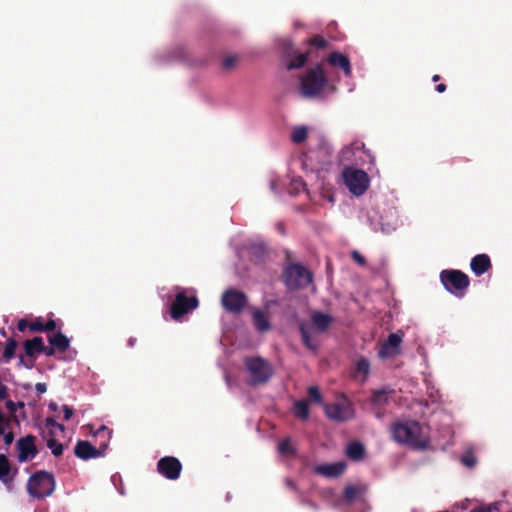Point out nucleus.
<instances>
[{
  "label": "nucleus",
  "mask_w": 512,
  "mask_h": 512,
  "mask_svg": "<svg viewBox=\"0 0 512 512\" xmlns=\"http://www.w3.org/2000/svg\"><path fill=\"white\" fill-rule=\"evenodd\" d=\"M307 134L308 133H307L306 127H304V126L295 127L292 130L291 140L296 144H300L306 140Z\"/></svg>",
  "instance_id": "32"
},
{
  "label": "nucleus",
  "mask_w": 512,
  "mask_h": 512,
  "mask_svg": "<svg viewBox=\"0 0 512 512\" xmlns=\"http://www.w3.org/2000/svg\"><path fill=\"white\" fill-rule=\"evenodd\" d=\"M50 438L47 439L46 445L51 450L52 454L56 457H59L63 454L64 446L60 442H58L55 438L52 437V432H49Z\"/></svg>",
  "instance_id": "29"
},
{
  "label": "nucleus",
  "mask_w": 512,
  "mask_h": 512,
  "mask_svg": "<svg viewBox=\"0 0 512 512\" xmlns=\"http://www.w3.org/2000/svg\"><path fill=\"white\" fill-rule=\"evenodd\" d=\"M294 414L301 420H307L309 417V404L306 400H298L294 404Z\"/></svg>",
  "instance_id": "27"
},
{
  "label": "nucleus",
  "mask_w": 512,
  "mask_h": 512,
  "mask_svg": "<svg viewBox=\"0 0 512 512\" xmlns=\"http://www.w3.org/2000/svg\"><path fill=\"white\" fill-rule=\"evenodd\" d=\"M276 228L277 230L282 234V235H285L286 231H285V226L282 222H278L276 224Z\"/></svg>",
  "instance_id": "55"
},
{
  "label": "nucleus",
  "mask_w": 512,
  "mask_h": 512,
  "mask_svg": "<svg viewBox=\"0 0 512 512\" xmlns=\"http://www.w3.org/2000/svg\"><path fill=\"white\" fill-rule=\"evenodd\" d=\"M1 436H3L4 443L7 446L11 445L13 443V441H14V438H15L14 432L12 431L11 428L6 430L4 432V434H2Z\"/></svg>",
  "instance_id": "45"
},
{
  "label": "nucleus",
  "mask_w": 512,
  "mask_h": 512,
  "mask_svg": "<svg viewBox=\"0 0 512 512\" xmlns=\"http://www.w3.org/2000/svg\"><path fill=\"white\" fill-rule=\"evenodd\" d=\"M25 362H26V359L24 358L23 355H19V362H18V366L21 367H25Z\"/></svg>",
  "instance_id": "57"
},
{
  "label": "nucleus",
  "mask_w": 512,
  "mask_h": 512,
  "mask_svg": "<svg viewBox=\"0 0 512 512\" xmlns=\"http://www.w3.org/2000/svg\"><path fill=\"white\" fill-rule=\"evenodd\" d=\"M351 257L360 266H365L366 260H365L364 256L357 250L352 251Z\"/></svg>",
  "instance_id": "44"
},
{
  "label": "nucleus",
  "mask_w": 512,
  "mask_h": 512,
  "mask_svg": "<svg viewBox=\"0 0 512 512\" xmlns=\"http://www.w3.org/2000/svg\"><path fill=\"white\" fill-rule=\"evenodd\" d=\"M403 333L400 331L391 333L388 339L382 344L378 354L381 358H387L399 353V347L402 342Z\"/></svg>",
  "instance_id": "15"
},
{
  "label": "nucleus",
  "mask_w": 512,
  "mask_h": 512,
  "mask_svg": "<svg viewBox=\"0 0 512 512\" xmlns=\"http://www.w3.org/2000/svg\"><path fill=\"white\" fill-rule=\"evenodd\" d=\"M253 325L258 332H267L271 329V324L265 313L260 309H254L252 312Z\"/></svg>",
  "instance_id": "23"
},
{
  "label": "nucleus",
  "mask_w": 512,
  "mask_h": 512,
  "mask_svg": "<svg viewBox=\"0 0 512 512\" xmlns=\"http://www.w3.org/2000/svg\"><path fill=\"white\" fill-rule=\"evenodd\" d=\"M371 402L376 406H384L388 402V392L385 389L375 390Z\"/></svg>",
  "instance_id": "30"
},
{
  "label": "nucleus",
  "mask_w": 512,
  "mask_h": 512,
  "mask_svg": "<svg viewBox=\"0 0 512 512\" xmlns=\"http://www.w3.org/2000/svg\"><path fill=\"white\" fill-rule=\"evenodd\" d=\"M301 162L305 170L319 171L331 163V153L326 146L319 145L304 153Z\"/></svg>",
  "instance_id": "6"
},
{
  "label": "nucleus",
  "mask_w": 512,
  "mask_h": 512,
  "mask_svg": "<svg viewBox=\"0 0 512 512\" xmlns=\"http://www.w3.org/2000/svg\"><path fill=\"white\" fill-rule=\"evenodd\" d=\"M29 325H30V322L27 319L23 318L18 321L17 329L20 332H24L27 328H29Z\"/></svg>",
  "instance_id": "47"
},
{
  "label": "nucleus",
  "mask_w": 512,
  "mask_h": 512,
  "mask_svg": "<svg viewBox=\"0 0 512 512\" xmlns=\"http://www.w3.org/2000/svg\"><path fill=\"white\" fill-rule=\"evenodd\" d=\"M48 341L50 345L54 346L61 353L65 352L70 345L69 339L61 331L48 336Z\"/></svg>",
  "instance_id": "26"
},
{
  "label": "nucleus",
  "mask_w": 512,
  "mask_h": 512,
  "mask_svg": "<svg viewBox=\"0 0 512 512\" xmlns=\"http://www.w3.org/2000/svg\"><path fill=\"white\" fill-rule=\"evenodd\" d=\"M327 77L321 65L307 70L305 75L301 78L300 89L305 97L318 96L324 87L327 85Z\"/></svg>",
  "instance_id": "2"
},
{
  "label": "nucleus",
  "mask_w": 512,
  "mask_h": 512,
  "mask_svg": "<svg viewBox=\"0 0 512 512\" xmlns=\"http://www.w3.org/2000/svg\"><path fill=\"white\" fill-rule=\"evenodd\" d=\"M29 330L31 332H44V322L41 318H36L33 322H30Z\"/></svg>",
  "instance_id": "40"
},
{
  "label": "nucleus",
  "mask_w": 512,
  "mask_h": 512,
  "mask_svg": "<svg viewBox=\"0 0 512 512\" xmlns=\"http://www.w3.org/2000/svg\"><path fill=\"white\" fill-rule=\"evenodd\" d=\"M23 348L27 357L36 358L37 355L41 354V350H43V338L36 336L28 339L23 343Z\"/></svg>",
  "instance_id": "21"
},
{
  "label": "nucleus",
  "mask_w": 512,
  "mask_h": 512,
  "mask_svg": "<svg viewBox=\"0 0 512 512\" xmlns=\"http://www.w3.org/2000/svg\"><path fill=\"white\" fill-rule=\"evenodd\" d=\"M345 467L344 463L337 462L318 466L316 470L327 477H338L344 473Z\"/></svg>",
  "instance_id": "24"
},
{
  "label": "nucleus",
  "mask_w": 512,
  "mask_h": 512,
  "mask_svg": "<svg viewBox=\"0 0 512 512\" xmlns=\"http://www.w3.org/2000/svg\"><path fill=\"white\" fill-rule=\"evenodd\" d=\"M17 472V468L12 469L8 457L5 454H0V481L4 484L11 483Z\"/></svg>",
  "instance_id": "18"
},
{
  "label": "nucleus",
  "mask_w": 512,
  "mask_h": 512,
  "mask_svg": "<svg viewBox=\"0 0 512 512\" xmlns=\"http://www.w3.org/2000/svg\"><path fill=\"white\" fill-rule=\"evenodd\" d=\"M309 54L310 50L305 53H297L295 57L287 64V69L292 70L302 68L306 64Z\"/></svg>",
  "instance_id": "28"
},
{
  "label": "nucleus",
  "mask_w": 512,
  "mask_h": 512,
  "mask_svg": "<svg viewBox=\"0 0 512 512\" xmlns=\"http://www.w3.org/2000/svg\"><path fill=\"white\" fill-rule=\"evenodd\" d=\"M108 447V442L99 444V448L94 447L89 441L79 440L74 447V454L82 460L98 458L104 455Z\"/></svg>",
  "instance_id": "13"
},
{
  "label": "nucleus",
  "mask_w": 512,
  "mask_h": 512,
  "mask_svg": "<svg viewBox=\"0 0 512 512\" xmlns=\"http://www.w3.org/2000/svg\"><path fill=\"white\" fill-rule=\"evenodd\" d=\"M238 61V57L237 56H226L224 57V59L222 60V66L224 69L226 70H230L231 68L234 67V65L237 63Z\"/></svg>",
  "instance_id": "41"
},
{
  "label": "nucleus",
  "mask_w": 512,
  "mask_h": 512,
  "mask_svg": "<svg viewBox=\"0 0 512 512\" xmlns=\"http://www.w3.org/2000/svg\"><path fill=\"white\" fill-rule=\"evenodd\" d=\"M292 46H293V45H292V42H291L290 40H284V41L282 42V47H283V49H284V50H286V51H288L289 49H291V48H292Z\"/></svg>",
  "instance_id": "54"
},
{
  "label": "nucleus",
  "mask_w": 512,
  "mask_h": 512,
  "mask_svg": "<svg viewBox=\"0 0 512 512\" xmlns=\"http://www.w3.org/2000/svg\"><path fill=\"white\" fill-rule=\"evenodd\" d=\"M356 371L358 373L363 374L364 376L368 375L370 371V363L367 359L361 358L356 363Z\"/></svg>",
  "instance_id": "37"
},
{
  "label": "nucleus",
  "mask_w": 512,
  "mask_h": 512,
  "mask_svg": "<svg viewBox=\"0 0 512 512\" xmlns=\"http://www.w3.org/2000/svg\"><path fill=\"white\" fill-rule=\"evenodd\" d=\"M470 268L476 276H481L492 268L490 257L487 254H478L471 259Z\"/></svg>",
  "instance_id": "16"
},
{
  "label": "nucleus",
  "mask_w": 512,
  "mask_h": 512,
  "mask_svg": "<svg viewBox=\"0 0 512 512\" xmlns=\"http://www.w3.org/2000/svg\"><path fill=\"white\" fill-rule=\"evenodd\" d=\"M112 431L108 429L106 426L100 427L96 432V437H102L110 439Z\"/></svg>",
  "instance_id": "46"
},
{
  "label": "nucleus",
  "mask_w": 512,
  "mask_h": 512,
  "mask_svg": "<svg viewBox=\"0 0 512 512\" xmlns=\"http://www.w3.org/2000/svg\"><path fill=\"white\" fill-rule=\"evenodd\" d=\"M365 493L366 488L364 486L348 485L344 489L343 498L346 503L351 504L356 500L362 499Z\"/></svg>",
  "instance_id": "22"
},
{
  "label": "nucleus",
  "mask_w": 512,
  "mask_h": 512,
  "mask_svg": "<svg viewBox=\"0 0 512 512\" xmlns=\"http://www.w3.org/2000/svg\"><path fill=\"white\" fill-rule=\"evenodd\" d=\"M62 410L64 412V419L69 420L73 415V409L68 405H63Z\"/></svg>",
  "instance_id": "50"
},
{
  "label": "nucleus",
  "mask_w": 512,
  "mask_h": 512,
  "mask_svg": "<svg viewBox=\"0 0 512 512\" xmlns=\"http://www.w3.org/2000/svg\"><path fill=\"white\" fill-rule=\"evenodd\" d=\"M157 471L168 480H177L182 471V464L174 456H165L158 460Z\"/></svg>",
  "instance_id": "12"
},
{
  "label": "nucleus",
  "mask_w": 512,
  "mask_h": 512,
  "mask_svg": "<svg viewBox=\"0 0 512 512\" xmlns=\"http://www.w3.org/2000/svg\"><path fill=\"white\" fill-rule=\"evenodd\" d=\"M35 441L36 437L31 434L22 437L17 441L16 448L18 450L19 462H27L28 460L33 459L38 454Z\"/></svg>",
  "instance_id": "14"
},
{
  "label": "nucleus",
  "mask_w": 512,
  "mask_h": 512,
  "mask_svg": "<svg viewBox=\"0 0 512 512\" xmlns=\"http://www.w3.org/2000/svg\"><path fill=\"white\" fill-rule=\"evenodd\" d=\"M440 80V75L438 74H435L433 77H432V81L433 82H438Z\"/></svg>",
  "instance_id": "59"
},
{
  "label": "nucleus",
  "mask_w": 512,
  "mask_h": 512,
  "mask_svg": "<svg viewBox=\"0 0 512 512\" xmlns=\"http://www.w3.org/2000/svg\"><path fill=\"white\" fill-rule=\"evenodd\" d=\"M57 349L54 346H45L43 343V350H41V354H45L46 356H53Z\"/></svg>",
  "instance_id": "49"
},
{
  "label": "nucleus",
  "mask_w": 512,
  "mask_h": 512,
  "mask_svg": "<svg viewBox=\"0 0 512 512\" xmlns=\"http://www.w3.org/2000/svg\"><path fill=\"white\" fill-rule=\"evenodd\" d=\"M56 328L57 324L53 319H49L47 322L44 323V332L54 331Z\"/></svg>",
  "instance_id": "48"
},
{
  "label": "nucleus",
  "mask_w": 512,
  "mask_h": 512,
  "mask_svg": "<svg viewBox=\"0 0 512 512\" xmlns=\"http://www.w3.org/2000/svg\"><path fill=\"white\" fill-rule=\"evenodd\" d=\"M17 341L14 338H9L6 341L5 348L3 351V358L8 362L15 356V350L17 348Z\"/></svg>",
  "instance_id": "31"
},
{
  "label": "nucleus",
  "mask_w": 512,
  "mask_h": 512,
  "mask_svg": "<svg viewBox=\"0 0 512 512\" xmlns=\"http://www.w3.org/2000/svg\"><path fill=\"white\" fill-rule=\"evenodd\" d=\"M55 489L53 474L41 470L30 476L27 482V491L30 496L41 499L50 496Z\"/></svg>",
  "instance_id": "3"
},
{
  "label": "nucleus",
  "mask_w": 512,
  "mask_h": 512,
  "mask_svg": "<svg viewBox=\"0 0 512 512\" xmlns=\"http://www.w3.org/2000/svg\"><path fill=\"white\" fill-rule=\"evenodd\" d=\"M245 366L250 375L251 385L267 383L273 375L271 364L262 357H249L245 360Z\"/></svg>",
  "instance_id": "5"
},
{
  "label": "nucleus",
  "mask_w": 512,
  "mask_h": 512,
  "mask_svg": "<svg viewBox=\"0 0 512 512\" xmlns=\"http://www.w3.org/2000/svg\"><path fill=\"white\" fill-rule=\"evenodd\" d=\"M58 408L57 404L56 403H50L49 404V409L52 410V411H56Z\"/></svg>",
  "instance_id": "58"
},
{
  "label": "nucleus",
  "mask_w": 512,
  "mask_h": 512,
  "mask_svg": "<svg viewBox=\"0 0 512 512\" xmlns=\"http://www.w3.org/2000/svg\"><path fill=\"white\" fill-rule=\"evenodd\" d=\"M446 88H447V87H446V85H445V84H443V83L438 84V85H436V87H435L436 91H437V92H439V93H443V92H445V91H446Z\"/></svg>",
  "instance_id": "56"
},
{
  "label": "nucleus",
  "mask_w": 512,
  "mask_h": 512,
  "mask_svg": "<svg viewBox=\"0 0 512 512\" xmlns=\"http://www.w3.org/2000/svg\"><path fill=\"white\" fill-rule=\"evenodd\" d=\"M346 455L350 460L360 461L365 456V447L359 441H352L347 445Z\"/></svg>",
  "instance_id": "25"
},
{
  "label": "nucleus",
  "mask_w": 512,
  "mask_h": 512,
  "mask_svg": "<svg viewBox=\"0 0 512 512\" xmlns=\"http://www.w3.org/2000/svg\"><path fill=\"white\" fill-rule=\"evenodd\" d=\"M391 434L395 442L414 450H424L430 443L429 438L423 434L422 426L415 420L394 423Z\"/></svg>",
  "instance_id": "1"
},
{
  "label": "nucleus",
  "mask_w": 512,
  "mask_h": 512,
  "mask_svg": "<svg viewBox=\"0 0 512 512\" xmlns=\"http://www.w3.org/2000/svg\"><path fill=\"white\" fill-rule=\"evenodd\" d=\"M299 330L302 338V342L309 350L316 352L319 348V343L313 338L312 326L308 322H301L299 324Z\"/></svg>",
  "instance_id": "17"
},
{
  "label": "nucleus",
  "mask_w": 512,
  "mask_h": 512,
  "mask_svg": "<svg viewBox=\"0 0 512 512\" xmlns=\"http://www.w3.org/2000/svg\"><path fill=\"white\" fill-rule=\"evenodd\" d=\"M8 397V387L5 385H0V400H4Z\"/></svg>",
  "instance_id": "51"
},
{
  "label": "nucleus",
  "mask_w": 512,
  "mask_h": 512,
  "mask_svg": "<svg viewBox=\"0 0 512 512\" xmlns=\"http://www.w3.org/2000/svg\"><path fill=\"white\" fill-rule=\"evenodd\" d=\"M327 62L332 66L341 68L346 76L351 75V63L346 55L339 52H332L327 58Z\"/></svg>",
  "instance_id": "19"
},
{
  "label": "nucleus",
  "mask_w": 512,
  "mask_h": 512,
  "mask_svg": "<svg viewBox=\"0 0 512 512\" xmlns=\"http://www.w3.org/2000/svg\"><path fill=\"white\" fill-rule=\"evenodd\" d=\"M35 389L37 391L38 394H43L47 391V386L45 383H37L35 385Z\"/></svg>",
  "instance_id": "52"
},
{
  "label": "nucleus",
  "mask_w": 512,
  "mask_h": 512,
  "mask_svg": "<svg viewBox=\"0 0 512 512\" xmlns=\"http://www.w3.org/2000/svg\"><path fill=\"white\" fill-rule=\"evenodd\" d=\"M247 303V295L236 288H229L225 290L221 297V304L223 308L229 313H241L246 307Z\"/></svg>",
  "instance_id": "9"
},
{
  "label": "nucleus",
  "mask_w": 512,
  "mask_h": 512,
  "mask_svg": "<svg viewBox=\"0 0 512 512\" xmlns=\"http://www.w3.org/2000/svg\"><path fill=\"white\" fill-rule=\"evenodd\" d=\"M199 305L198 298L195 295L187 296L184 290L178 292L171 305L170 313L174 320H179L182 316L196 309Z\"/></svg>",
  "instance_id": "10"
},
{
  "label": "nucleus",
  "mask_w": 512,
  "mask_h": 512,
  "mask_svg": "<svg viewBox=\"0 0 512 512\" xmlns=\"http://www.w3.org/2000/svg\"><path fill=\"white\" fill-rule=\"evenodd\" d=\"M283 279L288 289H302L312 281V273L300 264H291L283 273Z\"/></svg>",
  "instance_id": "7"
},
{
  "label": "nucleus",
  "mask_w": 512,
  "mask_h": 512,
  "mask_svg": "<svg viewBox=\"0 0 512 512\" xmlns=\"http://www.w3.org/2000/svg\"><path fill=\"white\" fill-rule=\"evenodd\" d=\"M440 281L445 289L456 297H463L470 284L469 277L460 270L449 269L440 273Z\"/></svg>",
  "instance_id": "4"
},
{
  "label": "nucleus",
  "mask_w": 512,
  "mask_h": 512,
  "mask_svg": "<svg viewBox=\"0 0 512 512\" xmlns=\"http://www.w3.org/2000/svg\"><path fill=\"white\" fill-rule=\"evenodd\" d=\"M307 43L311 46V47H315L317 49H321V50H324L328 47V41L323 38L322 36L320 35H315L313 37H311Z\"/></svg>",
  "instance_id": "34"
},
{
  "label": "nucleus",
  "mask_w": 512,
  "mask_h": 512,
  "mask_svg": "<svg viewBox=\"0 0 512 512\" xmlns=\"http://www.w3.org/2000/svg\"><path fill=\"white\" fill-rule=\"evenodd\" d=\"M14 422L12 420V417L6 416L1 410H0V436L4 434V432L11 427V423Z\"/></svg>",
  "instance_id": "36"
},
{
  "label": "nucleus",
  "mask_w": 512,
  "mask_h": 512,
  "mask_svg": "<svg viewBox=\"0 0 512 512\" xmlns=\"http://www.w3.org/2000/svg\"><path fill=\"white\" fill-rule=\"evenodd\" d=\"M35 360H36V358L28 357V359H26V362H25V368L32 369L35 366Z\"/></svg>",
  "instance_id": "53"
},
{
  "label": "nucleus",
  "mask_w": 512,
  "mask_h": 512,
  "mask_svg": "<svg viewBox=\"0 0 512 512\" xmlns=\"http://www.w3.org/2000/svg\"><path fill=\"white\" fill-rule=\"evenodd\" d=\"M461 462L464 466H466L468 468H473L477 463V459H476L474 453L472 451L468 450L462 455Z\"/></svg>",
  "instance_id": "35"
},
{
  "label": "nucleus",
  "mask_w": 512,
  "mask_h": 512,
  "mask_svg": "<svg viewBox=\"0 0 512 512\" xmlns=\"http://www.w3.org/2000/svg\"><path fill=\"white\" fill-rule=\"evenodd\" d=\"M343 178L350 192L356 196L363 195L369 187V177L363 170L346 168Z\"/></svg>",
  "instance_id": "8"
},
{
  "label": "nucleus",
  "mask_w": 512,
  "mask_h": 512,
  "mask_svg": "<svg viewBox=\"0 0 512 512\" xmlns=\"http://www.w3.org/2000/svg\"><path fill=\"white\" fill-rule=\"evenodd\" d=\"M6 408L9 410L8 417H12V420L16 423H18V419L16 416V411L18 408H23L24 403L23 402H13L12 400H7L5 403Z\"/></svg>",
  "instance_id": "33"
},
{
  "label": "nucleus",
  "mask_w": 512,
  "mask_h": 512,
  "mask_svg": "<svg viewBox=\"0 0 512 512\" xmlns=\"http://www.w3.org/2000/svg\"><path fill=\"white\" fill-rule=\"evenodd\" d=\"M470 512H498V504L492 503L487 506H478L473 508Z\"/></svg>",
  "instance_id": "42"
},
{
  "label": "nucleus",
  "mask_w": 512,
  "mask_h": 512,
  "mask_svg": "<svg viewBox=\"0 0 512 512\" xmlns=\"http://www.w3.org/2000/svg\"><path fill=\"white\" fill-rule=\"evenodd\" d=\"M45 425L47 428H52V427H56L57 429H59L61 432L64 431L65 427L63 424H59L56 422V420L52 417H48L46 418L45 420Z\"/></svg>",
  "instance_id": "43"
},
{
  "label": "nucleus",
  "mask_w": 512,
  "mask_h": 512,
  "mask_svg": "<svg viewBox=\"0 0 512 512\" xmlns=\"http://www.w3.org/2000/svg\"><path fill=\"white\" fill-rule=\"evenodd\" d=\"M308 395L309 398L315 402V403H321L322 402V395L316 386H311L308 388Z\"/></svg>",
  "instance_id": "39"
},
{
  "label": "nucleus",
  "mask_w": 512,
  "mask_h": 512,
  "mask_svg": "<svg viewBox=\"0 0 512 512\" xmlns=\"http://www.w3.org/2000/svg\"><path fill=\"white\" fill-rule=\"evenodd\" d=\"M325 415L336 422H345L354 418V409L349 403L336 402L324 406Z\"/></svg>",
  "instance_id": "11"
},
{
  "label": "nucleus",
  "mask_w": 512,
  "mask_h": 512,
  "mask_svg": "<svg viewBox=\"0 0 512 512\" xmlns=\"http://www.w3.org/2000/svg\"><path fill=\"white\" fill-rule=\"evenodd\" d=\"M278 450L283 455L295 454L289 439H284L278 445Z\"/></svg>",
  "instance_id": "38"
},
{
  "label": "nucleus",
  "mask_w": 512,
  "mask_h": 512,
  "mask_svg": "<svg viewBox=\"0 0 512 512\" xmlns=\"http://www.w3.org/2000/svg\"><path fill=\"white\" fill-rule=\"evenodd\" d=\"M332 323V317L322 312H314L311 316L312 330L317 332H325Z\"/></svg>",
  "instance_id": "20"
}]
</instances>
